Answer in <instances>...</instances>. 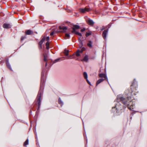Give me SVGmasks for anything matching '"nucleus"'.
<instances>
[{"label": "nucleus", "mask_w": 147, "mask_h": 147, "mask_svg": "<svg viewBox=\"0 0 147 147\" xmlns=\"http://www.w3.org/2000/svg\"><path fill=\"white\" fill-rule=\"evenodd\" d=\"M80 42V45H79V47L80 48H82L83 46V43L82 41L80 39H79Z\"/></svg>", "instance_id": "obj_22"}, {"label": "nucleus", "mask_w": 147, "mask_h": 147, "mask_svg": "<svg viewBox=\"0 0 147 147\" xmlns=\"http://www.w3.org/2000/svg\"><path fill=\"white\" fill-rule=\"evenodd\" d=\"M45 39L47 41H48L49 39V36L47 37L46 38H45Z\"/></svg>", "instance_id": "obj_30"}, {"label": "nucleus", "mask_w": 147, "mask_h": 147, "mask_svg": "<svg viewBox=\"0 0 147 147\" xmlns=\"http://www.w3.org/2000/svg\"><path fill=\"white\" fill-rule=\"evenodd\" d=\"M74 33L75 34L78 35V36H82V34L81 33H79L78 32H75Z\"/></svg>", "instance_id": "obj_24"}, {"label": "nucleus", "mask_w": 147, "mask_h": 147, "mask_svg": "<svg viewBox=\"0 0 147 147\" xmlns=\"http://www.w3.org/2000/svg\"><path fill=\"white\" fill-rule=\"evenodd\" d=\"M85 49H86L84 47H82V49H81V50H82L83 51H85Z\"/></svg>", "instance_id": "obj_33"}, {"label": "nucleus", "mask_w": 147, "mask_h": 147, "mask_svg": "<svg viewBox=\"0 0 147 147\" xmlns=\"http://www.w3.org/2000/svg\"><path fill=\"white\" fill-rule=\"evenodd\" d=\"M59 29L60 30H61V32H65L66 30L67 29V28L66 27H61L59 26Z\"/></svg>", "instance_id": "obj_8"}, {"label": "nucleus", "mask_w": 147, "mask_h": 147, "mask_svg": "<svg viewBox=\"0 0 147 147\" xmlns=\"http://www.w3.org/2000/svg\"><path fill=\"white\" fill-rule=\"evenodd\" d=\"M29 141L28 139H27L24 143V146H25L28 144Z\"/></svg>", "instance_id": "obj_20"}, {"label": "nucleus", "mask_w": 147, "mask_h": 147, "mask_svg": "<svg viewBox=\"0 0 147 147\" xmlns=\"http://www.w3.org/2000/svg\"><path fill=\"white\" fill-rule=\"evenodd\" d=\"M26 37L25 36H22L21 37V41L23 40L24 39L26 38Z\"/></svg>", "instance_id": "obj_28"}, {"label": "nucleus", "mask_w": 147, "mask_h": 147, "mask_svg": "<svg viewBox=\"0 0 147 147\" xmlns=\"http://www.w3.org/2000/svg\"><path fill=\"white\" fill-rule=\"evenodd\" d=\"M69 51L68 50H66V49H65L64 54L65 56H67L69 54Z\"/></svg>", "instance_id": "obj_19"}, {"label": "nucleus", "mask_w": 147, "mask_h": 147, "mask_svg": "<svg viewBox=\"0 0 147 147\" xmlns=\"http://www.w3.org/2000/svg\"><path fill=\"white\" fill-rule=\"evenodd\" d=\"M128 92V91H126L125 92Z\"/></svg>", "instance_id": "obj_39"}, {"label": "nucleus", "mask_w": 147, "mask_h": 147, "mask_svg": "<svg viewBox=\"0 0 147 147\" xmlns=\"http://www.w3.org/2000/svg\"><path fill=\"white\" fill-rule=\"evenodd\" d=\"M58 103L60 104L61 106L63 105V103L61 101V99L60 98H59L58 99Z\"/></svg>", "instance_id": "obj_18"}, {"label": "nucleus", "mask_w": 147, "mask_h": 147, "mask_svg": "<svg viewBox=\"0 0 147 147\" xmlns=\"http://www.w3.org/2000/svg\"><path fill=\"white\" fill-rule=\"evenodd\" d=\"M108 29H107V30H104L102 32V36L103 38L105 40L106 38V36L108 33Z\"/></svg>", "instance_id": "obj_6"}, {"label": "nucleus", "mask_w": 147, "mask_h": 147, "mask_svg": "<svg viewBox=\"0 0 147 147\" xmlns=\"http://www.w3.org/2000/svg\"><path fill=\"white\" fill-rule=\"evenodd\" d=\"M85 61H87L88 60V56L87 55H86L83 60Z\"/></svg>", "instance_id": "obj_17"}, {"label": "nucleus", "mask_w": 147, "mask_h": 147, "mask_svg": "<svg viewBox=\"0 0 147 147\" xmlns=\"http://www.w3.org/2000/svg\"><path fill=\"white\" fill-rule=\"evenodd\" d=\"M98 76L100 78H105L104 80H106L107 81H108L107 77L106 75L104 74H98Z\"/></svg>", "instance_id": "obj_7"}, {"label": "nucleus", "mask_w": 147, "mask_h": 147, "mask_svg": "<svg viewBox=\"0 0 147 147\" xmlns=\"http://www.w3.org/2000/svg\"><path fill=\"white\" fill-rule=\"evenodd\" d=\"M104 29H105V28L104 27H103L102 28H101L100 29V30L101 31H102V30H103Z\"/></svg>", "instance_id": "obj_35"}, {"label": "nucleus", "mask_w": 147, "mask_h": 147, "mask_svg": "<svg viewBox=\"0 0 147 147\" xmlns=\"http://www.w3.org/2000/svg\"><path fill=\"white\" fill-rule=\"evenodd\" d=\"M70 37V35L69 34H65V38L66 39L69 38Z\"/></svg>", "instance_id": "obj_25"}, {"label": "nucleus", "mask_w": 147, "mask_h": 147, "mask_svg": "<svg viewBox=\"0 0 147 147\" xmlns=\"http://www.w3.org/2000/svg\"><path fill=\"white\" fill-rule=\"evenodd\" d=\"M83 51L81 49L80 50H77L76 53V55L77 57H79L80 56V53H82Z\"/></svg>", "instance_id": "obj_9"}, {"label": "nucleus", "mask_w": 147, "mask_h": 147, "mask_svg": "<svg viewBox=\"0 0 147 147\" xmlns=\"http://www.w3.org/2000/svg\"><path fill=\"white\" fill-rule=\"evenodd\" d=\"M44 61L46 62L45 66H46L47 65V61L48 60L47 56V55H45L44 54Z\"/></svg>", "instance_id": "obj_12"}, {"label": "nucleus", "mask_w": 147, "mask_h": 147, "mask_svg": "<svg viewBox=\"0 0 147 147\" xmlns=\"http://www.w3.org/2000/svg\"><path fill=\"white\" fill-rule=\"evenodd\" d=\"M131 92L129 94H127L129 96H128L126 98H125L120 95H118L117 97V99L118 102H121L125 105H128V102H131V97L130 96L131 95Z\"/></svg>", "instance_id": "obj_2"}, {"label": "nucleus", "mask_w": 147, "mask_h": 147, "mask_svg": "<svg viewBox=\"0 0 147 147\" xmlns=\"http://www.w3.org/2000/svg\"><path fill=\"white\" fill-rule=\"evenodd\" d=\"M86 21L88 24L91 26H93L94 24V22L93 20L89 18H88L86 20Z\"/></svg>", "instance_id": "obj_4"}, {"label": "nucleus", "mask_w": 147, "mask_h": 147, "mask_svg": "<svg viewBox=\"0 0 147 147\" xmlns=\"http://www.w3.org/2000/svg\"><path fill=\"white\" fill-rule=\"evenodd\" d=\"M135 87H136L137 86V84H136H136H135Z\"/></svg>", "instance_id": "obj_37"}, {"label": "nucleus", "mask_w": 147, "mask_h": 147, "mask_svg": "<svg viewBox=\"0 0 147 147\" xmlns=\"http://www.w3.org/2000/svg\"><path fill=\"white\" fill-rule=\"evenodd\" d=\"M3 27L4 28H10V24H4L3 25Z\"/></svg>", "instance_id": "obj_13"}, {"label": "nucleus", "mask_w": 147, "mask_h": 147, "mask_svg": "<svg viewBox=\"0 0 147 147\" xmlns=\"http://www.w3.org/2000/svg\"><path fill=\"white\" fill-rule=\"evenodd\" d=\"M115 108H116V109H117V105H116V106H115Z\"/></svg>", "instance_id": "obj_38"}, {"label": "nucleus", "mask_w": 147, "mask_h": 147, "mask_svg": "<svg viewBox=\"0 0 147 147\" xmlns=\"http://www.w3.org/2000/svg\"><path fill=\"white\" fill-rule=\"evenodd\" d=\"M49 44L50 43L49 41H47L46 43V49L47 50L49 49Z\"/></svg>", "instance_id": "obj_21"}, {"label": "nucleus", "mask_w": 147, "mask_h": 147, "mask_svg": "<svg viewBox=\"0 0 147 147\" xmlns=\"http://www.w3.org/2000/svg\"><path fill=\"white\" fill-rule=\"evenodd\" d=\"M92 10V9L89 6H86L84 8H80L79 9V12L82 14H84L86 12H89Z\"/></svg>", "instance_id": "obj_3"}, {"label": "nucleus", "mask_w": 147, "mask_h": 147, "mask_svg": "<svg viewBox=\"0 0 147 147\" xmlns=\"http://www.w3.org/2000/svg\"><path fill=\"white\" fill-rule=\"evenodd\" d=\"M45 37H43L42 39H41L40 41L38 43V45H42V43L43 42L45 41Z\"/></svg>", "instance_id": "obj_15"}, {"label": "nucleus", "mask_w": 147, "mask_h": 147, "mask_svg": "<svg viewBox=\"0 0 147 147\" xmlns=\"http://www.w3.org/2000/svg\"><path fill=\"white\" fill-rule=\"evenodd\" d=\"M38 47H39V49H41L42 48V45H38Z\"/></svg>", "instance_id": "obj_34"}, {"label": "nucleus", "mask_w": 147, "mask_h": 147, "mask_svg": "<svg viewBox=\"0 0 147 147\" xmlns=\"http://www.w3.org/2000/svg\"><path fill=\"white\" fill-rule=\"evenodd\" d=\"M59 59H56V60H55L54 61V63H56V62H58L59 61Z\"/></svg>", "instance_id": "obj_31"}, {"label": "nucleus", "mask_w": 147, "mask_h": 147, "mask_svg": "<svg viewBox=\"0 0 147 147\" xmlns=\"http://www.w3.org/2000/svg\"><path fill=\"white\" fill-rule=\"evenodd\" d=\"M91 34V32H86V37H88V36L90 35Z\"/></svg>", "instance_id": "obj_26"}, {"label": "nucleus", "mask_w": 147, "mask_h": 147, "mask_svg": "<svg viewBox=\"0 0 147 147\" xmlns=\"http://www.w3.org/2000/svg\"><path fill=\"white\" fill-rule=\"evenodd\" d=\"M55 31H53L51 32L50 34V35L51 36H52L54 34H55Z\"/></svg>", "instance_id": "obj_27"}, {"label": "nucleus", "mask_w": 147, "mask_h": 147, "mask_svg": "<svg viewBox=\"0 0 147 147\" xmlns=\"http://www.w3.org/2000/svg\"><path fill=\"white\" fill-rule=\"evenodd\" d=\"M80 27L79 25H74L73 26L72 28V30L71 31V32L74 33L76 32V30L80 28Z\"/></svg>", "instance_id": "obj_5"}, {"label": "nucleus", "mask_w": 147, "mask_h": 147, "mask_svg": "<svg viewBox=\"0 0 147 147\" xmlns=\"http://www.w3.org/2000/svg\"><path fill=\"white\" fill-rule=\"evenodd\" d=\"M85 30H86L85 28H84L82 29L80 31L81 32H84V31H85Z\"/></svg>", "instance_id": "obj_29"}, {"label": "nucleus", "mask_w": 147, "mask_h": 147, "mask_svg": "<svg viewBox=\"0 0 147 147\" xmlns=\"http://www.w3.org/2000/svg\"><path fill=\"white\" fill-rule=\"evenodd\" d=\"M43 77L42 76L40 89L39 91L36 98L37 103L38 104V110L39 109L41 105V97L43 92V90L45 84V81Z\"/></svg>", "instance_id": "obj_1"}, {"label": "nucleus", "mask_w": 147, "mask_h": 147, "mask_svg": "<svg viewBox=\"0 0 147 147\" xmlns=\"http://www.w3.org/2000/svg\"><path fill=\"white\" fill-rule=\"evenodd\" d=\"M33 32L30 30H28L25 32V34L26 35H30L33 34Z\"/></svg>", "instance_id": "obj_11"}, {"label": "nucleus", "mask_w": 147, "mask_h": 147, "mask_svg": "<svg viewBox=\"0 0 147 147\" xmlns=\"http://www.w3.org/2000/svg\"><path fill=\"white\" fill-rule=\"evenodd\" d=\"M86 80L87 82H88V83L89 84V85H90L91 84H90V82L88 81V79H86Z\"/></svg>", "instance_id": "obj_32"}, {"label": "nucleus", "mask_w": 147, "mask_h": 147, "mask_svg": "<svg viewBox=\"0 0 147 147\" xmlns=\"http://www.w3.org/2000/svg\"><path fill=\"white\" fill-rule=\"evenodd\" d=\"M104 80V79L103 78H101L99 79L97 81L96 83V85H97L98 84L102 82Z\"/></svg>", "instance_id": "obj_14"}, {"label": "nucleus", "mask_w": 147, "mask_h": 147, "mask_svg": "<svg viewBox=\"0 0 147 147\" xmlns=\"http://www.w3.org/2000/svg\"><path fill=\"white\" fill-rule=\"evenodd\" d=\"M83 75H84V78L86 79H87L88 78L87 74L86 72H84V73H83Z\"/></svg>", "instance_id": "obj_23"}, {"label": "nucleus", "mask_w": 147, "mask_h": 147, "mask_svg": "<svg viewBox=\"0 0 147 147\" xmlns=\"http://www.w3.org/2000/svg\"><path fill=\"white\" fill-rule=\"evenodd\" d=\"M6 64L7 66V67L9 68L10 70L11 69V65L9 62V60L8 59H7L6 60Z\"/></svg>", "instance_id": "obj_10"}, {"label": "nucleus", "mask_w": 147, "mask_h": 147, "mask_svg": "<svg viewBox=\"0 0 147 147\" xmlns=\"http://www.w3.org/2000/svg\"><path fill=\"white\" fill-rule=\"evenodd\" d=\"M128 108L129 110H131V107H128Z\"/></svg>", "instance_id": "obj_36"}, {"label": "nucleus", "mask_w": 147, "mask_h": 147, "mask_svg": "<svg viewBox=\"0 0 147 147\" xmlns=\"http://www.w3.org/2000/svg\"><path fill=\"white\" fill-rule=\"evenodd\" d=\"M92 42L91 41H89L88 43H87V45L90 48H92Z\"/></svg>", "instance_id": "obj_16"}]
</instances>
